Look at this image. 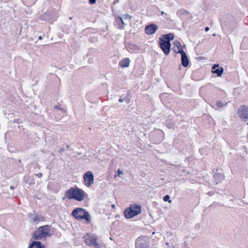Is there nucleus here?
<instances>
[{
    "mask_svg": "<svg viewBox=\"0 0 248 248\" xmlns=\"http://www.w3.org/2000/svg\"><path fill=\"white\" fill-rule=\"evenodd\" d=\"M162 37L166 41H169L170 42V41L172 40L173 39L174 35L172 33H169V34H164L162 35Z\"/></svg>",
    "mask_w": 248,
    "mask_h": 248,
    "instance_id": "19",
    "label": "nucleus"
},
{
    "mask_svg": "<svg viewBox=\"0 0 248 248\" xmlns=\"http://www.w3.org/2000/svg\"><path fill=\"white\" fill-rule=\"evenodd\" d=\"M189 14V12L185 9H180L177 11V15L180 18H184L185 16Z\"/></svg>",
    "mask_w": 248,
    "mask_h": 248,
    "instance_id": "18",
    "label": "nucleus"
},
{
    "mask_svg": "<svg viewBox=\"0 0 248 248\" xmlns=\"http://www.w3.org/2000/svg\"><path fill=\"white\" fill-rule=\"evenodd\" d=\"M170 197L169 195H165L164 197H163V200L165 201V202H168L169 203H170L171 202V201L170 200Z\"/></svg>",
    "mask_w": 248,
    "mask_h": 248,
    "instance_id": "23",
    "label": "nucleus"
},
{
    "mask_svg": "<svg viewBox=\"0 0 248 248\" xmlns=\"http://www.w3.org/2000/svg\"><path fill=\"white\" fill-rule=\"evenodd\" d=\"M132 46L134 47H137L136 46H134V45H132Z\"/></svg>",
    "mask_w": 248,
    "mask_h": 248,
    "instance_id": "41",
    "label": "nucleus"
},
{
    "mask_svg": "<svg viewBox=\"0 0 248 248\" xmlns=\"http://www.w3.org/2000/svg\"><path fill=\"white\" fill-rule=\"evenodd\" d=\"M65 196L68 199H75L77 201L81 202L87 195L83 190L75 186L69 189L66 192Z\"/></svg>",
    "mask_w": 248,
    "mask_h": 248,
    "instance_id": "1",
    "label": "nucleus"
},
{
    "mask_svg": "<svg viewBox=\"0 0 248 248\" xmlns=\"http://www.w3.org/2000/svg\"><path fill=\"white\" fill-rule=\"evenodd\" d=\"M54 108H56V109H60V110H61L62 111H63V112H65L66 111V110H65L63 108H61L58 105H56L54 106Z\"/></svg>",
    "mask_w": 248,
    "mask_h": 248,
    "instance_id": "26",
    "label": "nucleus"
},
{
    "mask_svg": "<svg viewBox=\"0 0 248 248\" xmlns=\"http://www.w3.org/2000/svg\"><path fill=\"white\" fill-rule=\"evenodd\" d=\"M36 176L39 178H41L42 176V173H37V174H36Z\"/></svg>",
    "mask_w": 248,
    "mask_h": 248,
    "instance_id": "30",
    "label": "nucleus"
},
{
    "mask_svg": "<svg viewBox=\"0 0 248 248\" xmlns=\"http://www.w3.org/2000/svg\"><path fill=\"white\" fill-rule=\"evenodd\" d=\"M150 240L148 237L140 236L138 237L135 242L136 248H150Z\"/></svg>",
    "mask_w": 248,
    "mask_h": 248,
    "instance_id": "4",
    "label": "nucleus"
},
{
    "mask_svg": "<svg viewBox=\"0 0 248 248\" xmlns=\"http://www.w3.org/2000/svg\"><path fill=\"white\" fill-rule=\"evenodd\" d=\"M130 62V59L128 58H126L121 60L119 64L122 68L127 67L129 66Z\"/></svg>",
    "mask_w": 248,
    "mask_h": 248,
    "instance_id": "15",
    "label": "nucleus"
},
{
    "mask_svg": "<svg viewBox=\"0 0 248 248\" xmlns=\"http://www.w3.org/2000/svg\"><path fill=\"white\" fill-rule=\"evenodd\" d=\"M117 173H118V175L119 176L120 174H123V171L121 170L120 169H118L117 170Z\"/></svg>",
    "mask_w": 248,
    "mask_h": 248,
    "instance_id": "27",
    "label": "nucleus"
},
{
    "mask_svg": "<svg viewBox=\"0 0 248 248\" xmlns=\"http://www.w3.org/2000/svg\"><path fill=\"white\" fill-rule=\"evenodd\" d=\"M72 216L78 220L85 219L87 223L91 222V216L89 212L82 208H77L72 213Z\"/></svg>",
    "mask_w": 248,
    "mask_h": 248,
    "instance_id": "3",
    "label": "nucleus"
},
{
    "mask_svg": "<svg viewBox=\"0 0 248 248\" xmlns=\"http://www.w3.org/2000/svg\"><path fill=\"white\" fill-rule=\"evenodd\" d=\"M123 17L124 19H131L132 17L131 16L128 14H124L123 16Z\"/></svg>",
    "mask_w": 248,
    "mask_h": 248,
    "instance_id": "25",
    "label": "nucleus"
},
{
    "mask_svg": "<svg viewBox=\"0 0 248 248\" xmlns=\"http://www.w3.org/2000/svg\"><path fill=\"white\" fill-rule=\"evenodd\" d=\"M125 25L123 18L120 16L115 17V26L119 29H123Z\"/></svg>",
    "mask_w": 248,
    "mask_h": 248,
    "instance_id": "14",
    "label": "nucleus"
},
{
    "mask_svg": "<svg viewBox=\"0 0 248 248\" xmlns=\"http://www.w3.org/2000/svg\"><path fill=\"white\" fill-rule=\"evenodd\" d=\"M177 49H178V51L179 50H183L182 49V46H180V47H179V48H177Z\"/></svg>",
    "mask_w": 248,
    "mask_h": 248,
    "instance_id": "32",
    "label": "nucleus"
},
{
    "mask_svg": "<svg viewBox=\"0 0 248 248\" xmlns=\"http://www.w3.org/2000/svg\"><path fill=\"white\" fill-rule=\"evenodd\" d=\"M69 19H70V20H72V17H70Z\"/></svg>",
    "mask_w": 248,
    "mask_h": 248,
    "instance_id": "39",
    "label": "nucleus"
},
{
    "mask_svg": "<svg viewBox=\"0 0 248 248\" xmlns=\"http://www.w3.org/2000/svg\"><path fill=\"white\" fill-rule=\"evenodd\" d=\"M166 245L168 246L169 245V243L167 242V243H166Z\"/></svg>",
    "mask_w": 248,
    "mask_h": 248,
    "instance_id": "38",
    "label": "nucleus"
},
{
    "mask_svg": "<svg viewBox=\"0 0 248 248\" xmlns=\"http://www.w3.org/2000/svg\"><path fill=\"white\" fill-rule=\"evenodd\" d=\"M38 39H39V40H42V36H40L38 37Z\"/></svg>",
    "mask_w": 248,
    "mask_h": 248,
    "instance_id": "36",
    "label": "nucleus"
},
{
    "mask_svg": "<svg viewBox=\"0 0 248 248\" xmlns=\"http://www.w3.org/2000/svg\"><path fill=\"white\" fill-rule=\"evenodd\" d=\"M129 103V101H128V100H127V103Z\"/></svg>",
    "mask_w": 248,
    "mask_h": 248,
    "instance_id": "42",
    "label": "nucleus"
},
{
    "mask_svg": "<svg viewBox=\"0 0 248 248\" xmlns=\"http://www.w3.org/2000/svg\"><path fill=\"white\" fill-rule=\"evenodd\" d=\"M69 147H70L69 145H67L66 146V148H67V150H68V149H69Z\"/></svg>",
    "mask_w": 248,
    "mask_h": 248,
    "instance_id": "35",
    "label": "nucleus"
},
{
    "mask_svg": "<svg viewBox=\"0 0 248 248\" xmlns=\"http://www.w3.org/2000/svg\"><path fill=\"white\" fill-rule=\"evenodd\" d=\"M51 229L50 226L44 225L41 226L34 232L32 237L35 240H40L46 237H49L53 234Z\"/></svg>",
    "mask_w": 248,
    "mask_h": 248,
    "instance_id": "2",
    "label": "nucleus"
},
{
    "mask_svg": "<svg viewBox=\"0 0 248 248\" xmlns=\"http://www.w3.org/2000/svg\"><path fill=\"white\" fill-rule=\"evenodd\" d=\"M173 44L174 46H176L177 48H179L181 46V43L178 41H177V40H175L173 42Z\"/></svg>",
    "mask_w": 248,
    "mask_h": 248,
    "instance_id": "24",
    "label": "nucleus"
},
{
    "mask_svg": "<svg viewBox=\"0 0 248 248\" xmlns=\"http://www.w3.org/2000/svg\"><path fill=\"white\" fill-rule=\"evenodd\" d=\"M171 248H174L173 247H172Z\"/></svg>",
    "mask_w": 248,
    "mask_h": 248,
    "instance_id": "43",
    "label": "nucleus"
},
{
    "mask_svg": "<svg viewBox=\"0 0 248 248\" xmlns=\"http://www.w3.org/2000/svg\"><path fill=\"white\" fill-rule=\"evenodd\" d=\"M131 209H132V211H136L138 212V214H140L141 212V207L140 206L136 205H131L129 207Z\"/></svg>",
    "mask_w": 248,
    "mask_h": 248,
    "instance_id": "20",
    "label": "nucleus"
},
{
    "mask_svg": "<svg viewBox=\"0 0 248 248\" xmlns=\"http://www.w3.org/2000/svg\"><path fill=\"white\" fill-rule=\"evenodd\" d=\"M177 53H180L181 55V62L183 66L185 67H187L189 64V61L186 52L184 50H179Z\"/></svg>",
    "mask_w": 248,
    "mask_h": 248,
    "instance_id": "11",
    "label": "nucleus"
},
{
    "mask_svg": "<svg viewBox=\"0 0 248 248\" xmlns=\"http://www.w3.org/2000/svg\"><path fill=\"white\" fill-rule=\"evenodd\" d=\"M204 30L205 31H208L209 30V28L208 27H206Z\"/></svg>",
    "mask_w": 248,
    "mask_h": 248,
    "instance_id": "31",
    "label": "nucleus"
},
{
    "mask_svg": "<svg viewBox=\"0 0 248 248\" xmlns=\"http://www.w3.org/2000/svg\"><path fill=\"white\" fill-rule=\"evenodd\" d=\"M85 243L89 246H93L95 248H100L99 244L96 242V238L93 235L86 234L83 237Z\"/></svg>",
    "mask_w": 248,
    "mask_h": 248,
    "instance_id": "6",
    "label": "nucleus"
},
{
    "mask_svg": "<svg viewBox=\"0 0 248 248\" xmlns=\"http://www.w3.org/2000/svg\"><path fill=\"white\" fill-rule=\"evenodd\" d=\"M96 0H89V2L91 4H93L95 3Z\"/></svg>",
    "mask_w": 248,
    "mask_h": 248,
    "instance_id": "28",
    "label": "nucleus"
},
{
    "mask_svg": "<svg viewBox=\"0 0 248 248\" xmlns=\"http://www.w3.org/2000/svg\"><path fill=\"white\" fill-rule=\"evenodd\" d=\"M159 44L160 48L166 55H168L170 52L171 44L163 38H159Z\"/></svg>",
    "mask_w": 248,
    "mask_h": 248,
    "instance_id": "7",
    "label": "nucleus"
},
{
    "mask_svg": "<svg viewBox=\"0 0 248 248\" xmlns=\"http://www.w3.org/2000/svg\"><path fill=\"white\" fill-rule=\"evenodd\" d=\"M123 101H124V100L122 98H121L119 99V102H123Z\"/></svg>",
    "mask_w": 248,
    "mask_h": 248,
    "instance_id": "33",
    "label": "nucleus"
},
{
    "mask_svg": "<svg viewBox=\"0 0 248 248\" xmlns=\"http://www.w3.org/2000/svg\"><path fill=\"white\" fill-rule=\"evenodd\" d=\"M31 220L33 223H38L44 220V217L41 215H38L35 211H33L29 216Z\"/></svg>",
    "mask_w": 248,
    "mask_h": 248,
    "instance_id": "9",
    "label": "nucleus"
},
{
    "mask_svg": "<svg viewBox=\"0 0 248 248\" xmlns=\"http://www.w3.org/2000/svg\"><path fill=\"white\" fill-rule=\"evenodd\" d=\"M214 177L216 182V184L220 183L224 179V176L221 173H217L214 175Z\"/></svg>",
    "mask_w": 248,
    "mask_h": 248,
    "instance_id": "17",
    "label": "nucleus"
},
{
    "mask_svg": "<svg viewBox=\"0 0 248 248\" xmlns=\"http://www.w3.org/2000/svg\"><path fill=\"white\" fill-rule=\"evenodd\" d=\"M65 150L64 148H60L59 150V153L62 154V152H64Z\"/></svg>",
    "mask_w": 248,
    "mask_h": 248,
    "instance_id": "29",
    "label": "nucleus"
},
{
    "mask_svg": "<svg viewBox=\"0 0 248 248\" xmlns=\"http://www.w3.org/2000/svg\"><path fill=\"white\" fill-rule=\"evenodd\" d=\"M161 14V15H163V14H164V12H162Z\"/></svg>",
    "mask_w": 248,
    "mask_h": 248,
    "instance_id": "40",
    "label": "nucleus"
},
{
    "mask_svg": "<svg viewBox=\"0 0 248 248\" xmlns=\"http://www.w3.org/2000/svg\"><path fill=\"white\" fill-rule=\"evenodd\" d=\"M227 105V103H226L224 105H223L222 103L220 101H218L216 103V106L217 108H222L223 106H226Z\"/></svg>",
    "mask_w": 248,
    "mask_h": 248,
    "instance_id": "22",
    "label": "nucleus"
},
{
    "mask_svg": "<svg viewBox=\"0 0 248 248\" xmlns=\"http://www.w3.org/2000/svg\"><path fill=\"white\" fill-rule=\"evenodd\" d=\"M83 178L84 180L85 184L87 187L91 186L93 184L94 176L92 171H87L83 175Z\"/></svg>",
    "mask_w": 248,
    "mask_h": 248,
    "instance_id": "8",
    "label": "nucleus"
},
{
    "mask_svg": "<svg viewBox=\"0 0 248 248\" xmlns=\"http://www.w3.org/2000/svg\"><path fill=\"white\" fill-rule=\"evenodd\" d=\"M10 188L12 190H14L15 189V187L13 186H11Z\"/></svg>",
    "mask_w": 248,
    "mask_h": 248,
    "instance_id": "34",
    "label": "nucleus"
},
{
    "mask_svg": "<svg viewBox=\"0 0 248 248\" xmlns=\"http://www.w3.org/2000/svg\"><path fill=\"white\" fill-rule=\"evenodd\" d=\"M212 72L216 74L218 77L221 76L223 72V68L219 67V64H214L212 67Z\"/></svg>",
    "mask_w": 248,
    "mask_h": 248,
    "instance_id": "13",
    "label": "nucleus"
},
{
    "mask_svg": "<svg viewBox=\"0 0 248 248\" xmlns=\"http://www.w3.org/2000/svg\"><path fill=\"white\" fill-rule=\"evenodd\" d=\"M158 29L156 25L151 24L147 26L145 28V32L148 35L154 34Z\"/></svg>",
    "mask_w": 248,
    "mask_h": 248,
    "instance_id": "10",
    "label": "nucleus"
},
{
    "mask_svg": "<svg viewBox=\"0 0 248 248\" xmlns=\"http://www.w3.org/2000/svg\"><path fill=\"white\" fill-rule=\"evenodd\" d=\"M237 113L242 121L244 122L248 121V106H240L237 110Z\"/></svg>",
    "mask_w": 248,
    "mask_h": 248,
    "instance_id": "5",
    "label": "nucleus"
},
{
    "mask_svg": "<svg viewBox=\"0 0 248 248\" xmlns=\"http://www.w3.org/2000/svg\"><path fill=\"white\" fill-rule=\"evenodd\" d=\"M166 126L169 128H173L174 127V123L170 119H168L166 121Z\"/></svg>",
    "mask_w": 248,
    "mask_h": 248,
    "instance_id": "21",
    "label": "nucleus"
},
{
    "mask_svg": "<svg viewBox=\"0 0 248 248\" xmlns=\"http://www.w3.org/2000/svg\"><path fill=\"white\" fill-rule=\"evenodd\" d=\"M124 216L126 218H131L138 215V212L132 211L130 207L126 208L124 212Z\"/></svg>",
    "mask_w": 248,
    "mask_h": 248,
    "instance_id": "12",
    "label": "nucleus"
},
{
    "mask_svg": "<svg viewBox=\"0 0 248 248\" xmlns=\"http://www.w3.org/2000/svg\"><path fill=\"white\" fill-rule=\"evenodd\" d=\"M112 208H114L115 207V205L114 204L111 205Z\"/></svg>",
    "mask_w": 248,
    "mask_h": 248,
    "instance_id": "37",
    "label": "nucleus"
},
{
    "mask_svg": "<svg viewBox=\"0 0 248 248\" xmlns=\"http://www.w3.org/2000/svg\"><path fill=\"white\" fill-rule=\"evenodd\" d=\"M29 248H45V247L42 245L40 242L33 241L30 244Z\"/></svg>",
    "mask_w": 248,
    "mask_h": 248,
    "instance_id": "16",
    "label": "nucleus"
}]
</instances>
